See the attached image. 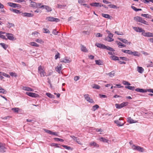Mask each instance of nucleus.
I'll list each match as a JSON object with an SVG mask.
<instances>
[{"label": "nucleus", "mask_w": 153, "mask_h": 153, "mask_svg": "<svg viewBox=\"0 0 153 153\" xmlns=\"http://www.w3.org/2000/svg\"><path fill=\"white\" fill-rule=\"evenodd\" d=\"M59 144L55 143H52L51 144V146H55L57 148H60Z\"/></svg>", "instance_id": "de8ad7c7"}, {"label": "nucleus", "mask_w": 153, "mask_h": 153, "mask_svg": "<svg viewBox=\"0 0 153 153\" xmlns=\"http://www.w3.org/2000/svg\"><path fill=\"white\" fill-rule=\"evenodd\" d=\"M26 94L29 96L33 97L36 98L39 97V95L38 94L35 93L26 92Z\"/></svg>", "instance_id": "1a4fd4ad"}, {"label": "nucleus", "mask_w": 153, "mask_h": 153, "mask_svg": "<svg viewBox=\"0 0 153 153\" xmlns=\"http://www.w3.org/2000/svg\"><path fill=\"white\" fill-rule=\"evenodd\" d=\"M118 39H119L121 42H123L126 44H127L128 43L129 45H130L131 43V42H128V40H127L125 39H124L122 38H118Z\"/></svg>", "instance_id": "f3484780"}, {"label": "nucleus", "mask_w": 153, "mask_h": 153, "mask_svg": "<svg viewBox=\"0 0 153 153\" xmlns=\"http://www.w3.org/2000/svg\"><path fill=\"white\" fill-rule=\"evenodd\" d=\"M135 90L137 92L141 93H146L147 92V91L146 90L139 88H137L135 89Z\"/></svg>", "instance_id": "5701e85b"}, {"label": "nucleus", "mask_w": 153, "mask_h": 153, "mask_svg": "<svg viewBox=\"0 0 153 153\" xmlns=\"http://www.w3.org/2000/svg\"><path fill=\"white\" fill-rule=\"evenodd\" d=\"M141 16L149 18L150 16L149 14H142Z\"/></svg>", "instance_id": "680f3d73"}, {"label": "nucleus", "mask_w": 153, "mask_h": 153, "mask_svg": "<svg viewBox=\"0 0 153 153\" xmlns=\"http://www.w3.org/2000/svg\"><path fill=\"white\" fill-rule=\"evenodd\" d=\"M109 7L110 8H117V7L116 5H113V4H109L108 5Z\"/></svg>", "instance_id": "13d9d810"}, {"label": "nucleus", "mask_w": 153, "mask_h": 153, "mask_svg": "<svg viewBox=\"0 0 153 153\" xmlns=\"http://www.w3.org/2000/svg\"><path fill=\"white\" fill-rule=\"evenodd\" d=\"M54 140H56V141H61V142H63L64 141V140L62 139H60V138H53Z\"/></svg>", "instance_id": "603ef678"}, {"label": "nucleus", "mask_w": 153, "mask_h": 153, "mask_svg": "<svg viewBox=\"0 0 153 153\" xmlns=\"http://www.w3.org/2000/svg\"><path fill=\"white\" fill-rule=\"evenodd\" d=\"M122 119H121V118H119V120H117L114 121V123H116L117 126H122L124 125V123H121L120 121V120H121Z\"/></svg>", "instance_id": "9b49d317"}, {"label": "nucleus", "mask_w": 153, "mask_h": 153, "mask_svg": "<svg viewBox=\"0 0 153 153\" xmlns=\"http://www.w3.org/2000/svg\"><path fill=\"white\" fill-rule=\"evenodd\" d=\"M139 22L142 23L145 25H148V23L144 20L142 18H141Z\"/></svg>", "instance_id": "c756f323"}, {"label": "nucleus", "mask_w": 153, "mask_h": 153, "mask_svg": "<svg viewBox=\"0 0 153 153\" xmlns=\"http://www.w3.org/2000/svg\"><path fill=\"white\" fill-rule=\"evenodd\" d=\"M0 73L1 74V75H2L8 78H10V76L9 75L5 73L0 72Z\"/></svg>", "instance_id": "09e8293b"}, {"label": "nucleus", "mask_w": 153, "mask_h": 153, "mask_svg": "<svg viewBox=\"0 0 153 153\" xmlns=\"http://www.w3.org/2000/svg\"><path fill=\"white\" fill-rule=\"evenodd\" d=\"M125 88H126L132 90V91L134 90L135 89V87L134 86H126Z\"/></svg>", "instance_id": "37998d69"}, {"label": "nucleus", "mask_w": 153, "mask_h": 153, "mask_svg": "<svg viewBox=\"0 0 153 153\" xmlns=\"http://www.w3.org/2000/svg\"><path fill=\"white\" fill-rule=\"evenodd\" d=\"M29 2L30 3V6L32 7L36 8V3L35 2L31 0H29Z\"/></svg>", "instance_id": "dca6fc26"}, {"label": "nucleus", "mask_w": 153, "mask_h": 153, "mask_svg": "<svg viewBox=\"0 0 153 153\" xmlns=\"http://www.w3.org/2000/svg\"><path fill=\"white\" fill-rule=\"evenodd\" d=\"M22 89L23 90L30 91H33L34 90L30 87L25 86L23 87Z\"/></svg>", "instance_id": "aec40b11"}, {"label": "nucleus", "mask_w": 153, "mask_h": 153, "mask_svg": "<svg viewBox=\"0 0 153 153\" xmlns=\"http://www.w3.org/2000/svg\"><path fill=\"white\" fill-rule=\"evenodd\" d=\"M90 145L91 146H93L96 147H99V145L94 141L91 142L90 143Z\"/></svg>", "instance_id": "393cba45"}, {"label": "nucleus", "mask_w": 153, "mask_h": 153, "mask_svg": "<svg viewBox=\"0 0 153 153\" xmlns=\"http://www.w3.org/2000/svg\"><path fill=\"white\" fill-rule=\"evenodd\" d=\"M132 148L133 149L137 150L140 152L143 151V148L139 146H136L134 145L132 146Z\"/></svg>", "instance_id": "4468645a"}, {"label": "nucleus", "mask_w": 153, "mask_h": 153, "mask_svg": "<svg viewBox=\"0 0 153 153\" xmlns=\"http://www.w3.org/2000/svg\"><path fill=\"white\" fill-rule=\"evenodd\" d=\"M45 8L48 12H51L52 10L51 7L47 5H44V8Z\"/></svg>", "instance_id": "2f4dec72"}, {"label": "nucleus", "mask_w": 153, "mask_h": 153, "mask_svg": "<svg viewBox=\"0 0 153 153\" xmlns=\"http://www.w3.org/2000/svg\"><path fill=\"white\" fill-rule=\"evenodd\" d=\"M142 35L143 36L147 37H153V33L150 32H145L144 30L143 33H142Z\"/></svg>", "instance_id": "20e7f679"}, {"label": "nucleus", "mask_w": 153, "mask_h": 153, "mask_svg": "<svg viewBox=\"0 0 153 153\" xmlns=\"http://www.w3.org/2000/svg\"><path fill=\"white\" fill-rule=\"evenodd\" d=\"M123 83L124 85H131L129 82L126 81H123Z\"/></svg>", "instance_id": "4d7b16f0"}, {"label": "nucleus", "mask_w": 153, "mask_h": 153, "mask_svg": "<svg viewBox=\"0 0 153 153\" xmlns=\"http://www.w3.org/2000/svg\"><path fill=\"white\" fill-rule=\"evenodd\" d=\"M128 103L127 102H124L120 104L117 103L116 104H115V106L117 108L120 109L128 105Z\"/></svg>", "instance_id": "f03ea898"}, {"label": "nucleus", "mask_w": 153, "mask_h": 153, "mask_svg": "<svg viewBox=\"0 0 153 153\" xmlns=\"http://www.w3.org/2000/svg\"><path fill=\"white\" fill-rule=\"evenodd\" d=\"M81 51L83 52H88V50L83 45L81 46Z\"/></svg>", "instance_id": "bb28decb"}, {"label": "nucleus", "mask_w": 153, "mask_h": 153, "mask_svg": "<svg viewBox=\"0 0 153 153\" xmlns=\"http://www.w3.org/2000/svg\"><path fill=\"white\" fill-rule=\"evenodd\" d=\"M111 57L112 58V59L114 60H119V57L115 56H111Z\"/></svg>", "instance_id": "c03bdc74"}, {"label": "nucleus", "mask_w": 153, "mask_h": 153, "mask_svg": "<svg viewBox=\"0 0 153 153\" xmlns=\"http://www.w3.org/2000/svg\"><path fill=\"white\" fill-rule=\"evenodd\" d=\"M85 0H78V3L81 5H82V3L84 2Z\"/></svg>", "instance_id": "774afa93"}, {"label": "nucleus", "mask_w": 153, "mask_h": 153, "mask_svg": "<svg viewBox=\"0 0 153 153\" xmlns=\"http://www.w3.org/2000/svg\"><path fill=\"white\" fill-rule=\"evenodd\" d=\"M62 66L61 64L59 66H58L56 67L55 68L56 71L57 72L59 73H60V71L62 69Z\"/></svg>", "instance_id": "b1692460"}, {"label": "nucleus", "mask_w": 153, "mask_h": 153, "mask_svg": "<svg viewBox=\"0 0 153 153\" xmlns=\"http://www.w3.org/2000/svg\"><path fill=\"white\" fill-rule=\"evenodd\" d=\"M43 31H44V32L45 33H49L50 32L49 30L47 29L43 28Z\"/></svg>", "instance_id": "bf43d9fd"}, {"label": "nucleus", "mask_w": 153, "mask_h": 153, "mask_svg": "<svg viewBox=\"0 0 153 153\" xmlns=\"http://www.w3.org/2000/svg\"><path fill=\"white\" fill-rule=\"evenodd\" d=\"M95 45L98 48L102 49H104L105 47V45L98 43H96L95 44Z\"/></svg>", "instance_id": "6ab92c4d"}, {"label": "nucleus", "mask_w": 153, "mask_h": 153, "mask_svg": "<svg viewBox=\"0 0 153 153\" xmlns=\"http://www.w3.org/2000/svg\"><path fill=\"white\" fill-rule=\"evenodd\" d=\"M61 62L64 63H69L71 62V60H70L69 59H67V57H65V58L61 59Z\"/></svg>", "instance_id": "a878e982"}, {"label": "nucleus", "mask_w": 153, "mask_h": 153, "mask_svg": "<svg viewBox=\"0 0 153 153\" xmlns=\"http://www.w3.org/2000/svg\"><path fill=\"white\" fill-rule=\"evenodd\" d=\"M137 71L139 73H142L143 72L144 70L142 67L138 66L137 67Z\"/></svg>", "instance_id": "c85d7f7f"}, {"label": "nucleus", "mask_w": 153, "mask_h": 153, "mask_svg": "<svg viewBox=\"0 0 153 153\" xmlns=\"http://www.w3.org/2000/svg\"><path fill=\"white\" fill-rule=\"evenodd\" d=\"M46 95L51 98H54V96L50 93H46Z\"/></svg>", "instance_id": "a18cd8bd"}, {"label": "nucleus", "mask_w": 153, "mask_h": 153, "mask_svg": "<svg viewBox=\"0 0 153 153\" xmlns=\"http://www.w3.org/2000/svg\"><path fill=\"white\" fill-rule=\"evenodd\" d=\"M6 36L7 39L10 40H13L14 39L13 35L10 33H6Z\"/></svg>", "instance_id": "ddd939ff"}, {"label": "nucleus", "mask_w": 153, "mask_h": 153, "mask_svg": "<svg viewBox=\"0 0 153 153\" xmlns=\"http://www.w3.org/2000/svg\"><path fill=\"white\" fill-rule=\"evenodd\" d=\"M5 145L0 142V152H6V148Z\"/></svg>", "instance_id": "6e6552de"}, {"label": "nucleus", "mask_w": 153, "mask_h": 153, "mask_svg": "<svg viewBox=\"0 0 153 153\" xmlns=\"http://www.w3.org/2000/svg\"><path fill=\"white\" fill-rule=\"evenodd\" d=\"M52 33L53 34L57 35V34L59 33V32L58 31H56V29H54L53 30Z\"/></svg>", "instance_id": "0e129e2a"}, {"label": "nucleus", "mask_w": 153, "mask_h": 153, "mask_svg": "<svg viewBox=\"0 0 153 153\" xmlns=\"http://www.w3.org/2000/svg\"><path fill=\"white\" fill-rule=\"evenodd\" d=\"M141 17H140V16H137L136 17H135L134 18V20L136 21L137 22H140V19H141Z\"/></svg>", "instance_id": "49530a36"}, {"label": "nucleus", "mask_w": 153, "mask_h": 153, "mask_svg": "<svg viewBox=\"0 0 153 153\" xmlns=\"http://www.w3.org/2000/svg\"><path fill=\"white\" fill-rule=\"evenodd\" d=\"M131 8L133 10H135L136 11H139L142 10V9H141L137 8L136 7H135L134 6H131Z\"/></svg>", "instance_id": "3c124183"}, {"label": "nucleus", "mask_w": 153, "mask_h": 153, "mask_svg": "<svg viewBox=\"0 0 153 153\" xmlns=\"http://www.w3.org/2000/svg\"><path fill=\"white\" fill-rule=\"evenodd\" d=\"M133 29L137 32L139 33L142 32V33H143L144 30L142 29L141 28L139 27H133Z\"/></svg>", "instance_id": "f8f14e48"}, {"label": "nucleus", "mask_w": 153, "mask_h": 153, "mask_svg": "<svg viewBox=\"0 0 153 153\" xmlns=\"http://www.w3.org/2000/svg\"><path fill=\"white\" fill-rule=\"evenodd\" d=\"M120 58L123 60L126 61H128V60H129L126 57H120Z\"/></svg>", "instance_id": "e2e57ef3"}, {"label": "nucleus", "mask_w": 153, "mask_h": 153, "mask_svg": "<svg viewBox=\"0 0 153 153\" xmlns=\"http://www.w3.org/2000/svg\"><path fill=\"white\" fill-rule=\"evenodd\" d=\"M7 4L10 6L12 7H21V6L19 4L15 3H14L12 2H8L7 3Z\"/></svg>", "instance_id": "0eeeda50"}, {"label": "nucleus", "mask_w": 153, "mask_h": 153, "mask_svg": "<svg viewBox=\"0 0 153 153\" xmlns=\"http://www.w3.org/2000/svg\"><path fill=\"white\" fill-rule=\"evenodd\" d=\"M0 45L1 46L3 47L5 50H6L8 47L7 45L3 43H0Z\"/></svg>", "instance_id": "f704fd0d"}, {"label": "nucleus", "mask_w": 153, "mask_h": 153, "mask_svg": "<svg viewBox=\"0 0 153 153\" xmlns=\"http://www.w3.org/2000/svg\"><path fill=\"white\" fill-rule=\"evenodd\" d=\"M99 140L101 141H102L104 143H108V140L106 139L105 138L101 137L100 138Z\"/></svg>", "instance_id": "72a5a7b5"}, {"label": "nucleus", "mask_w": 153, "mask_h": 153, "mask_svg": "<svg viewBox=\"0 0 153 153\" xmlns=\"http://www.w3.org/2000/svg\"><path fill=\"white\" fill-rule=\"evenodd\" d=\"M62 146L64 148H65V149L68 150H70L71 149V147L70 146H67L64 145H62Z\"/></svg>", "instance_id": "052dcab7"}, {"label": "nucleus", "mask_w": 153, "mask_h": 153, "mask_svg": "<svg viewBox=\"0 0 153 153\" xmlns=\"http://www.w3.org/2000/svg\"><path fill=\"white\" fill-rule=\"evenodd\" d=\"M42 4L41 3H36V8H44V5H42Z\"/></svg>", "instance_id": "7c9ffc66"}, {"label": "nucleus", "mask_w": 153, "mask_h": 153, "mask_svg": "<svg viewBox=\"0 0 153 153\" xmlns=\"http://www.w3.org/2000/svg\"><path fill=\"white\" fill-rule=\"evenodd\" d=\"M66 6V5H60L59 4H57L56 7L62 9L64 8Z\"/></svg>", "instance_id": "79ce46f5"}, {"label": "nucleus", "mask_w": 153, "mask_h": 153, "mask_svg": "<svg viewBox=\"0 0 153 153\" xmlns=\"http://www.w3.org/2000/svg\"><path fill=\"white\" fill-rule=\"evenodd\" d=\"M99 108V106L97 105H95L93 106L92 108V110L94 111Z\"/></svg>", "instance_id": "e433bc0d"}, {"label": "nucleus", "mask_w": 153, "mask_h": 153, "mask_svg": "<svg viewBox=\"0 0 153 153\" xmlns=\"http://www.w3.org/2000/svg\"><path fill=\"white\" fill-rule=\"evenodd\" d=\"M85 99L88 102L91 103H94V101L93 100L90 98L89 97V95L88 94H85L84 95Z\"/></svg>", "instance_id": "423d86ee"}, {"label": "nucleus", "mask_w": 153, "mask_h": 153, "mask_svg": "<svg viewBox=\"0 0 153 153\" xmlns=\"http://www.w3.org/2000/svg\"><path fill=\"white\" fill-rule=\"evenodd\" d=\"M44 131L46 133L51 134L53 135L56 136H58V133L56 132H53L50 130H48L46 129H44Z\"/></svg>", "instance_id": "9d476101"}, {"label": "nucleus", "mask_w": 153, "mask_h": 153, "mask_svg": "<svg viewBox=\"0 0 153 153\" xmlns=\"http://www.w3.org/2000/svg\"><path fill=\"white\" fill-rule=\"evenodd\" d=\"M23 16L25 17H31L34 16L33 14L27 13H24L22 14Z\"/></svg>", "instance_id": "2eb2a0df"}, {"label": "nucleus", "mask_w": 153, "mask_h": 153, "mask_svg": "<svg viewBox=\"0 0 153 153\" xmlns=\"http://www.w3.org/2000/svg\"><path fill=\"white\" fill-rule=\"evenodd\" d=\"M105 48L104 49H106L107 50L110 51H115V50L113 49L112 48L108 46H106L105 45Z\"/></svg>", "instance_id": "c9c22d12"}, {"label": "nucleus", "mask_w": 153, "mask_h": 153, "mask_svg": "<svg viewBox=\"0 0 153 153\" xmlns=\"http://www.w3.org/2000/svg\"><path fill=\"white\" fill-rule=\"evenodd\" d=\"M15 2H25V0H15Z\"/></svg>", "instance_id": "338daca9"}, {"label": "nucleus", "mask_w": 153, "mask_h": 153, "mask_svg": "<svg viewBox=\"0 0 153 153\" xmlns=\"http://www.w3.org/2000/svg\"><path fill=\"white\" fill-rule=\"evenodd\" d=\"M96 64L97 65H102V61L100 59L99 60H96L95 61Z\"/></svg>", "instance_id": "ea45409f"}, {"label": "nucleus", "mask_w": 153, "mask_h": 153, "mask_svg": "<svg viewBox=\"0 0 153 153\" xmlns=\"http://www.w3.org/2000/svg\"><path fill=\"white\" fill-rule=\"evenodd\" d=\"M93 88L96 89H99L100 88V87L97 85L94 84L93 86Z\"/></svg>", "instance_id": "5fc2aeb1"}, {"label": "nucleus", "mask_w": 153, "mask_h": 153, "mask_svg": "<svg viewBox=\"0 0 153 153\" xmlns=\"http://www.w3.org/2000/svg\"><path fill=\"white\" fill-rule=\"evenodd\" d=\"M102 15L103 17H104L105 18L108 19H111V17L108 14L102 13Z\"/></svg>", "instance_id": "58836bf2"}, {"label": "nucleus", "mask_w": 153, "mask_h": 153, "mask_svg": "<svg viewBox=\"0 0 153 153\" xmlns=\"http://www.w3.org/2000/svg\"><path fill=\"white\" fill-rule=\"evenodd\" d=\"M7 91L4 89H3L1 87H0V93L4 94H6L7 93Z\"/></svg>", "instance_id": "a19ab883"}, {"label": "nucleus", "mask_w": 153, "mask_h": 153, "mask_svg": "<svg viewBox=\"0 0 153 153\" xmlns=\"http://www.w3.org/2000/svg\"><path fill=\"white\" fill-rule=\"evenodd\" d=\"M38 72L42 77H43L46 76V72L41 65H40L38 67Z\"/></svg>", "instance_id": "f257e3e1"}, {"label": "nucleus", "mask_w": 153, "mask_h": 153, "mask_svg": "<svg viewBox=\"0 0 153 153\" xmlns=\"http://www.w3.org/2000/svg\"><path fill=\"white\" fill-rule=\"evenodd\" d=\"M115 73V71H111V72L107 74L109 75V76H110V77H112L114 76Z\"/></svg>", "instance_id": "473e14b6"}, {"label": "nucleus", "mask_w": 153, "mask_h": 153, "mask_svg": "<svg viewBox=\"0 0 153 153\" xmlns=\"http://www.w3.org/2000/svg\"><path fill=\"white\" fill-rule=\"evenodd\" d=\"M117 44L118 45V47L120 48L125 47L126 46L125 45L123 44L121 42H117Z\"/></svg>", "instance_id": "cd10ccee"}, {"label": "nucleus", "mask_w": 153, "mask_h": 153, "mask_svg": "<svg viewBox=\"0 0 153 153\" xmlns=\"http://www.w3.org/2000/svg\"><path fill=\"white\" fill-rule=\"evenodd\" d=\"M19 109V108H13L12 109V110L15 112L18 113Z\"/></svg>", "instance_id": "864d4df0"}, {"label": "nucleus", "mask_w": 153, "mask_h": 153, "mask_svg": "<svg viewBox=\"0 0 153 153\" xmlns=\"http://www.w3.org/2000/svg\"><path fill=\"white\" fill-rule=\"evenodd\" d=\"M46 19L49 21L58 22L60 21V19L58 18H54L53 17H48Z\"/></svg>", "instance_id": "7ed1b4c3"}, {"label": "nucleus", "mask_w": 153, "mask_h": 153, "mask_svg": "<svg viewBox=\"0 0 153 153\" xmlns=\"http://www.w3.org/2000/svg\"><path fill=\"white\" fill-rule=\"evenodd\" d=\"M7 25L9 27L14 26V24H13L9 22L8 23Z\"/></svg>", "instance_id": "69168bd1"}, {"label": "nucleus", "mask_w": 153, "mask_h": 153, "mask_svg": "<svg viewBox=\"0 0 153 153\" xmlns=\"http://www.w3.org/2000/svg\"><path fill=\"white\" fill-rule=\"evenodd\" d=\"M127 122L130 123H134L137 122L136 121L133 120L131 117H129L127 118Z\"/></svg>", "instance_id": "412c9836"}, {"label": "nucleus", "mask_w": 153, "mask_h": 153, "mask_svg": "<svg viewBox=\"0 0 153 153\" xmlns=\"http://www.w3.org/2000/svg\"><path fill=\"white\" fill-rule=\"evenodd\" d=\"M132 55H133L134 56H139L140 54V53H138V52L137 51H134V52H133Z\"/></svg>", "instance_id": "8fccbe9b"}, {"label": "nucleus", "mask_w": 153, "mask_h": 153, "mask_svg": "<svg viewBox=\"0 0 153 153\" xmlns=\"http://www.w3.org/2000/svg\"><path fill=\"white\" fill-rule=\"evenodd\" d=\"M90 5L93 7H101V3L97 2L92 3L90 4Z\"/></svg>", "instance_id": "a211bd4d"}, {"label": "nucleus", "mask_w": 153, "mask_h": 153, "mask_svg": "<svg viewBox=\"0 0 153 153\" xmlns=\"http://www.w3.org/2000/svg\"><path fill=\"white\" fill-rule=\"evenodd\" d=\"M60 53L58 52L55 56V59H57L58 58H60Z\"/></svg>", "instance_id": "6e6d98bb"}, {"label": "nucleus", "mask_w": 153, "mask_h": 153, "mask_svg": "<svg viewBox=\"0 0 153 153\" xmlns=\"http://www.w3.org/2000/svg\"><path fill=\"white\" fill-rule=\"evenodd\" d=\"M113 36V35L112 33L109 34L107 37H106L105 40L109 42L113 41L114 40V39L112 38Z\"/></svg>", "instance_id": "39448f33"}, {"label": "nucleus", "mask_w": 153, "mask_h": 153, "mask_svg": "<svg viewBox=\"0 0 153 153\" xmlns=\"http://www.w3.org/2000/svg\"><path fill=\"white\" fill-rule=\"evenodd\" d=\"M10 10L11 11H12L13 12L16 13L17 14H20L22 13V12H20V11L19 10H17L16 9H14L13 8H10Z\"/></svg>", "instance_id": "4be33fe9"}, {"label": "nucleus", "mask_w": 153, "mask_h": 153, "mask_svg": "<svg viewBox=\"0 0 153 153\" xmlns=\"http://www.w3.org/2000/svg\"><path fill=\"white\" fill-rule=\"evenodd\" d=\"M30 44L32 46H35L36 47H38L39 46V45L35 42H30Z\"/></svg>", "instance_id": "4c0bfd02"}]
</instances>
